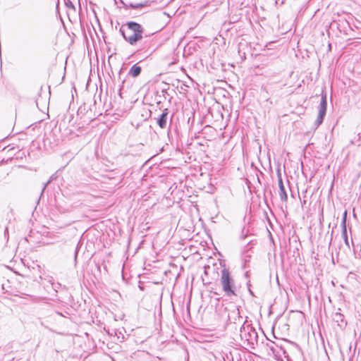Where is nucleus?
<instances>
[{
  "mask_svg": "<svg viewBox=\"0 0 361 361\" xmlns=\"http://www.w3.org/2000/svg\"><path fill=\"white\" fill-rule=\"evenodd\" d=\"M120 32L126 41L134 45L142 39L143 27L139 23L130 21L121 27Z\"/></svg>",
  "mask_w": 361,
  "mask_h": 361,
  "instance_id": "1",
  "label": "nucleus"
},
{
  "mask_svg": "<svg viewBox=\"0 0 361 361\" xmlns=\"http://www.w3.org/2000/svg\"><path fill=\"white\" fill-rule=\"evenodd\" d=\"M220 282L223 291L226 296L235 295V282L227 268H224L221 271Z\"/></svg>",
  "mask_w": 361,
  "mask_h": 361,
  "instance_id": "2",
  "label": "nucleus"
},
{
  "mask_svg": "<svg viewBox=\"0 0 361 361\" xmlns=\"http://www.w3.org/2000/svg\"><path fill=\"white\" fill-rule=\"evenodd\" d=\"M240 336L243 340L253 344L257 341V333L250 325L243 326L240 329Z\"/></svg>",
  "mask_w": 361,
  "mask_h": 361,
  "instance_id": "3",
  "label": "nucleus"
},
{
  "mask_svg": "<svg viewBox=\"0 0 361 361\" xmlns=\"http://www.w3.org/2000/svg\"><path fill=\"white\" fill-rule=\"evenodd\" d=\"M326 106H327V100L326 95L323 94L321 98V102L318 107V116L317 120L315 121V125L318 127L323 122L324 118L326 115Z\"/></svg>",
  "mask_w": 361,
  "mask_h": 361,
  "instance_id": "4",
  "label": "nucleus"
},
{
  "mask_svg": "<svg viewBox=\"0 0 361 361\" xmlns=\"http://www.w3.org/2000/svg\"><path fill=\"white\" fill-rule=\"evenodd\" d=\"M169 109L163 110L161 114L157 118V123L161 129H165L168 124Z\"/></svg>",
  "mask_w": 361,
  "mask_h": 361,
  "instance_id": "5",
  "label": "nucleus"
},
{
  "mask_svg": "<svg viewBox=\"0 0 361 361\" xmlns=\"http://www.w3.org/2000/svg\"><path fill=\"white\" fill-rule=\"evenodd\" d=\"M267 345L275 356H281V353L283 355L286 354V350L282 345L271 341L270 344H268Z\"/></svg>",
  "mask_w": 361,
  "mask_h": 361,
  "instance_id": "6",
  "label": "nucleus"
},
{
  "mask_svg": "<svg viewBox=\"0 0 361 361\" xmlns=\"http://www.w3.org/2000/svg\"><path fill=\"white\" fill-rule=\"evenodd\" d=\"M278 183H279V195L280 199L282 202H286L288 200V195H287V193H286V189H285V187H284V185L283 183V180H282L281 173L278 174Z\"/></svg>",
  "mask_w": 361,
  "mask_h": 361,
  "instance_id": "7",
  "label": "nucleus"
},
{
  "mask_svg": "<svg viewBox=\"0 0 361 361\" xmlns=\"http://www.w3.org/2000/svg\"><path fill=\"white\" fill-rule=\"evenodd\" d=\"M342 237L343 238L344 243L345 245L350 248V243L348 240V235H347V228H346V212H345L343 219H342Z\"/></svg>",
  "mask_w": 361,
  "mask_h": 361,
  "instance_id": "8",
  "label": "nucleus"
},
{
  "mask_svg": "<svg viewBox=\"0 0 361 361\" xmlns=\"http://www.w3.org/2000/svg\"><path fill=\"white\" fill-rule=\"evenodd\" d=\"M142 68L137 64H134L130 69L128 74L133 77H137L141 73Z\"/></svg>",
  "mask_w": 361,
  "mask_h": 361,
  "instance_id": "9",
  "label": "nucleus"
},
{
  "mask_svg": "<svg viewBox=\"0 0 361 361\" xmlns=\"http://www.w3.org/2000/svg\"><path fill=\"white\" fill-rule=\"evenodd\" d=\"M120 1L123 4V6L126 8H128L130 7V8H132L134 9H137V8H142L144 6V4H130V5H127L122 0H120Z\"/></svg>",
  "mask_w": 361,
  "mask_h": 361,
  "instance_id": "10",
  "label": "nucleus"
},
{
  "mask_svg": "<svg viewBox=\"0 0 361 361\" xmlns=\"http://www.w3.org/2000/svg\"><path fill=\"white\" fill-rule=\"evenodd\" d=\"M336 317H338V319H336L337 322H338V319H341L342 321V317H343V314H339V313H337L336 314Z\"/></svg>",
  "mask_w": 361,
  "mask_h": 361,
  "instance_id": "11",
  "label": "nucleus"
},
{
  "mask_svg": "<svg viewBox=\"0 0 361 361\" xmlns=\"http://www.w3.org/2000/svg\"><path fill=\"white\" fill-rule=\"evenodd\" d=\"M50 183V180L47 181V183L44 185V188H42V192H44V190H45L46 187L47 186V185Z\"/></svg>",
  "mask_w": 361,
  "mask_h": 361,
  "instance_id": "12",
  "label": "nucleus"
},
{
  "mask_svg": "<svg viewBox=\"0 0 361 361\" xmlns=\"http://www.w3.org/2000/svg\"><path fill=\"white\" fill-rule=\"evenodd\" d=\"M66 6H71V7H73V4H72V2H71V1H69V3H68V4H66Z\"/></svg>",
  "mask_w": 361,
  "mask_h": 361,
  "instance_id": "13",
  "label": "nucleus"
},
{
  "mask_svg": "<svg viewBox=\"0 0 361 361\" xmlns=\"http://www.w3.org/2000/svg\"><path fill=\"white\" fill-rule=\"evenodd\" d=\"M66 6H71V7H73V4H72V2H71V1H69V3H68V4H66Z\"/></svg>",
  "mask_w": 361,
  "mask_h": 361,
  "instance_id": "14",
  "label": "nucleus"
},
{
  "mask_svg": "<svg viewBox=\"0 0 361 361\" xmlns=\"http://www.w3.org/2000/svg\"><path fill=\"white\" fill-rule=\"evenodd\" d=\"M66 6H71V7H73V4H72V2H71V1H69V3H68V4H66Z\"/></svg>",
  "mask_w": 361,
  "mask_h": 361,
  "instance_id": "15",
  "label": "nucleus"
},
{
  "mask_svg": "<svg viewBox=\"0 0 361 361\" xmlns=\"http://www.w3.org/2000/svg\"><path fill=\"white\" fill-rule=\"evenodd\" d=\"M242 58H244V59L245 58V53H243V56H242Z\"/></svg>",
  "mask_w": 361,
  "mask_h": 361,
  "instance_id": "16",
  "label": "nucleus"
}]
</instances>
